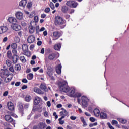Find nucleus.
<instances>
[{
    "mask_svg": "<svg viewBox=\"0 0 129 129\" xmlns=\"http://www.w3.org/2000/svg\"><path fill=\"white\" fill-rule=\"evenodd\" d=\"M59 89L63 92L68 93L70 97H74L75 93V89L73 88H70L67 85L66 81L59 82L58 83Z\"/></svg>",
    "mask_w": 129,
    "mask_h": 129,
    "instance_id": "obj_1",
    "label": "nucleus"
},
{
    "mask_svg": "<svg viewBox=\"0 0 129 129\" xmlns=\"http://www.w3.org/2000/svg\"><path fill=\"white\" fill-rule=\"evenodd\" d=\"M66 5L70 8H73L74 9H75L77 8V6H78V3L74 1L69 0L67 1Z\"/></svg>",
    "mask_w": 129,
    "mask_h": 129,
    "instance_id": "obj_2",
    "label": "nucleus"
},
{
    "mask_svg": "<svg viewBox=\"0 0 129 129\" xmlns=\"http://www.w3.org/2000/svg\"><path fill=\"white\" fill-rule=\"evenodd\" d=\"M56 25H63L65 24V20L59 16H56L55 18Z\"/></svg>",
    "mask_w": 129,
    "mask_h": 129,
    "instance_id": "obj_3",
    "label": "nucleus"
},
{
    "mask_svg": "<svg viewBox=\"0 0 129 129\" xmlns=\"http://www.w3.org/2000/svg\"><path fill=\"white\" fill-rule=\"evenodd\" d=\"M4 118L6 121H7L8 122H10L11 124H13L15 127V124H16V123H15L16 122L15 121V120H14L10 115H5L4 116Z\"/></svg>",
    "mask_w": 129,
    "mask_h": 129,
    "instance_id": "obj_4",
    "label": "nucleus"
},
{
    "mask_svg": "<svg viewBox=\"0 0 129 129\" xmlns=\"http://www.w3.org/2000/svg\"><path fill=\"white\" fill-rule=\"evenodd\" d=\"M10 75V72L9 70L5 69V70H1V72L0 73V76L2 78H5L6 77H8Z\"/></svg>",
    "mask_w": 129,
    "mask_h": 129,
    "instance_id": "obj_5",
    "label": "nucleus"
},
{
    "mask_svg": "<svg viewBox=\"0 0 129 129\" xmlns=\"http://www.w3.org/2000/svg\"><path fill=\"white\" fill-rule=\"evenodd\" d=\"M82 106L83 107H87V103L88 102V98L84 96L81 97Z\"/></svg>",
    "mask_w": 129,
    "mask_h": 129,
    "instance_id": "obj_6",
    "label": "nucleus"
},
{
    "mask_svg": "<svg viewBox=\"0 0 129 129\" xmlns=\"http://www.w3.org/2000/svg\"><path fill=\"white\" fill-rule=\"evenodd\" d=\"M59 37H61V33L59 31H54L52 33V39L53 41H56L58 40Z\"/></svg>",
    "mask_w": 129,
    "mask_h": 129,
    "instance_id": "obj_7",
    "label": "nucleus"
},
{
    "mask_svg": "<svg viewBox=\"0 0 129 129\" xmlns=\"http://www.w3.org/2000/svg\"><path fill=\"white\" fill-rule=\"evenodd\" d=\"M8 21L10 24H12V25H17V24H18V20H17V19L14 17H9Z\"/></svg>",
    "mask_w": 129,
    "mask_h": 129,
    "instance_id": "obj_8",
    "label": "nucleus"
},
{
    "mask_svg": "<svg viewBox=\"0 0 129 129\" xmlns=\"http://www.w3.org/2000/svg\"><path fill=\"white\" fill-rule=\"evenodd\" d=\"M8 28L7 26H0V35L2 34H5L8 31Z\"/></svg>",
    "mask_w": 129,
    "mask_h": 129,
    "instance_id": "obj_9",
    "label": "nucleus"
},
{
    "mask_svg": "<svg viewBox=\"0 0 129 129\" xmlns=\"http://www.w3.org/2000/svg\"><path fill=\"white\" fill-rule=\"evenodd\" d=\"M15 16L18 20H23V13L20 11H18L15 13Z\"/></svg>",
    "mask_w": 129,
    "mask_h": 129,
    "instance_id": "obj_10",
    "label": "nucleus"
},
{
    "mask_svg": "<svg viewBox=\"0 0 129 129\" xmlns=\"http://www.w3.org/2000/svg\"><path fill=\"white\" fill-rule=\"evenodd\" d=\"M35 36L33 35L29 36L27 38V42L29 44H32L35 42Z\"/></svg>",
    "mask_w": 129,
    "mask_h": 129,
    "instance_id": "obj_11",
    "label": "nucleus"
},
{
    "mask_svg": "<svg viewBox=\"0 0 129 129\" xmlns=\"http://www.w3.org/2000/svg\"><path fill=\"white\" fill-rule=\"evenodd\" d=\"M7 106L9 110H11V111H13V110L15 109V106H14V103H12V102H9L7 103Z\"/></svg>",
    "mask_w": 129,
    "mask_h": 129,
    "instance_id": "obj_12",
    "label": "nucleus"
},
{
    "mask_svg": "<svg viewBox=\"0 0 129 129\" xmlns=\"http://www.w3.org/2000/svg\"><path fill=\"white\" fill-rule=\"evenodd\" d=\"M11 27L13 30L14 31H20V30L22 29V27L20 26V25L13 24V25H12Z\"/></svg>",
    "mask_w": 129,
    "mask_h": 129,
    "instance_id": "obj_13",
    "label": "nucleus"
},
{
    "mask_svg": "<svg viewBox=\"0 0 129 129\" xmlns=\"http://www.w3.org/2000/svg\"><path fill=\"white\" fill-rule=\"evenodd\" d=\"M62 111L60 112V115L61 116V118H65V116H67V114H68V113L67 112V111L66 110L62 108Z\"/></svg>",
    "mask_w": 129,
    "mask_h": 129,
    "instance_id": "obj_14",
    "label": "nucleus"
},
{
    "mask_svg": "<svg viewBox=\"0 0 129 129\" xmlns=\"http://www.w3.org/2000/svg\"><path fill=\"white\" fill-rule=\"evenodd\" d=\"M38 127L39 129H44L47 127V124L45 122H40L38 125Z\"/></svg>",
    "mask_w": 129,
    "mask_h": 129,
    "instance_id": "obj_15",
    "label": "nucleus"
},
{
    "mask_svg": "<svg viewBox=\"0 0 129 129\" xmlns=\"http://www.w3.org/2000/svg\"><path fill=\"white\" fill-rule=\"evenodd\" d=\"M33 91L36 92V93H38V94H44V92L42 91L41 89H39L38 87H35L33 89Z\"/></svg>",
    "mask_w": 129,
    "mask_h": 129,
    "instance_id": "obj_16",
    "label": "nucleus"
},
{
    "mask_svg": "<svg viewBox=\"0 0 129 129\" xmlns=\"http://www.w3.org/2000/svg\"><path fill=\"white\" fill-rule=\"evenodd\" d=\"M41 100H42V99H41V98H40L39 97H36L35 99L34 100V104L35 105H38V104H39V103H40V102H41Z\"/></svg>",
    "mask_w": 129,
    "mask_h": 129,
    "instance_id": "obj_17",
    "label": "nucleus"
},
{
    "mask_svg": "<svg viewBox=\"0 0 129 129\" xmlns=\"http://www.w3.org/2000/svg\"><path fill=\"white\" fill-rule=\"evenodd\" d=\"M61 69H62V66L61 64H58L56 68V71L57 74H61Z\"/></svg>",
    "mask_w": 129,
    "mask_h": 129,
    "instance_id": "obj_18",
    "label": "nucleus"
},
{
    "mask_svg": "<svg viewBox=\"0 0 129 129\" xmlns=\"http://www.w3.org/2000/svg\"><path fill=\"white\" fill-rule=\"evenodd\" d=\"M27 2L28 1L27 0H22L19 2L20 7H25L26 5H27Z\"/></svg>",
    "mask_w": 129,
    "mask_h": 129,
    "instance_id": "obj_19",
    "label": "nucleus"
},
{
    "mask_svg": "<svg viewBox=\"0 0 129 129\" xmlns=\"http://www.w3.org/2000/svg\"><path fill=\"white\" fill-rule=\"evenodd\" d=\"M18 60H19V56L18 55H13V57H12L13 64H16V63L18 62Z\"/></svg>",
    "mask_w": 129,
    "mask_h": 129,
    "instance_id": "obj_20",
    "label": "nucleus"
},
{
    "mask_svg": "<svg viewBox=\"0 0 129 129\" xmlns=\"http://www.w3.org/2000/svg\"><path fill=\"white\" fill-rule=\"evenodd\" d=\"M94 114L97 117H98L99 116V115L100 114V111L98 109H95L94 110Z\"/></svg>",
    "mask_w": 129,
    "mask_h": 129,
    "instance_id": "obj_21",
    "label": "nucleus"
},
{
    "mask_svg": "<svg viewBox=\"0 0 129 129\" xmlns=\"http://www.w3.org/2000/svg\"><path fill=\"white\" fill-rule=\"evenodd\" d=\"M56 58V54L55 53H51L48 55V59L50 61H52V60H54Z\"/></svg>",
    "mask_w": 129,
    "mask_h": 129,
    "instance_id": "obj_22",
    "label": "nucleus"
},
{
    "mask_svg": "<svg viewBox=\"0 0 129 129\" xmlns=\"http://www.w3.org/2000/svg\"><path fill=\"white\" fill-rule=\"evenodd\" d=\"M40 88H41L42 90H44V91H47V90H48V89L46 86V84H41L40 86Z\"/></svg>",
    "mask_w": 129,
    "mask_h": 129,
    "instance_id": "obj_23",
    "label": "nucleus"
},
{
    "mask_svg": "<svg viewBox=\"0 0 129 129\" xmlns=\"http://www.w3.org/2000/svg\"><path fill=\"white\" fill-rule=\"evenodd\" d=\"M54 50H55L56 51H59V50H60V49H61V44L58 43V44H55V45H54Z\"/></svg>",
    "mask_w": 129,
    "mask_h": 129,
    "instance_id": "obj_24",
    "label": "nucleus"
},
{
    "mask_svg": "<svg viewBox=\"0 0 129 129\" xmlns=\"http://www.w3.org/2000/svg\"><path fill=\"white\" fill-rule=\"evenodd\" d=\"M100 116L101 118H102L103 119H105L107 117V115H106V113L101 112L100 114Z\"/></svg>",
    "mask_w": 129,
    "mask_h": 129,
    "instance_id": "obj_25",
    "label": "nucleus"
},
{
    "mask_svg": "<svg viewBox=\"0 0 129 129\" xmlns=\"http://www.w3.org/2000/svg\"><path fill=\"white\" fill-rule=\"evenodd\" d=\"M22 50L23 51V52H27V51H28V50L29 49L28 47V45H26V44H23L22 46Z\"/></svg>",
    "mask_w": 129,
    "mask_h": 129,
    "instance_id": "obj_26",
    "label": "nucleus"
},
{
    "mask_svg": "<svg viewBox=\"0 0 129 129\" xmlns=\"http://www.w3.org/2000/svg\"><path fill=\"white\" fill-rule=\"evenodd\" d=\"M61 11L62 13H67L68 12V7L64 6L62 7Z\"/></svg>",
    "mask_w": 129,
    "mask_h": 129,
    "instance_id": "obj_27",
    "label": "nucleus"
},
{
    "mask_svg": "<svg viewBox=\"0 0 129 129\" xmlns=\"http://www.w3.org/2000/svg\"><path fill=\"white\" fill-rule=\"evenodd\" d=\"M29 30L30 34H33V33H34V27L32 25L29 26Z\"/></svg>",
    "mask_w": 129,
    "mask_h": 129,
    "instance_id": "obj_28",
    "label": "nucleus"
},
{
    "mask_svg": "<svg viewBox=\"0 0 129 129\" xmlns=\"http://www.w3.org/2000/svg\"><path fill=\"white\" fill-rule=\"evenodd\" d=\"M117 120H118L119 122H121V123H123V124L126 123V120L124 119L118 118Z\"/></svg>",
    "mask_w": 129,
    "mask_h": 129,
    "instance_id": "obj_29",
    "label": "nucleus"
},
{
    "mask_svg": "<svg viewBox=\"0 0 129 129\" xmlns=\"http://www.w3.org/2000/svg\"><path fill=\"white\" fill-rule=\"evenodd\" d=\"M21 65H20L19 64H16L15 66V70H16L17 71H20V70H21Z\"/></svg>",
    "mask_w": 129,
    "mask_h": 129,
    "instance_id": "obj_30",
    "label": "nucleus"
},
{
    "mask_svg": "<svg viewBox=\"0 0 129 129\" xmlns=\"http://www.w3.org/2000/svg\"><path fill=\"white\" fill-rule=\"evenodd\" d=\"M33 78L34 75H33V74L32 73H30L27 75V79H28L29 80H32V79H33Z\"/></svg>",
    "mask_w": 129,
    "mask_h": 129,
    "instance_id": "obj_31",
    "label": "nucleus"
},
{
    "mask_svg": "<svg viewBox=\"0 0 129 129\" xmlns=\"http://www.w3.org/2000/svg\"><path fill=\"white\" fill-rule=\"evenodd\" d=\"M25 101H27V102H30L31 101V99H32V97L30 95H27L25 97Z\"/></svg>",
    "mask_w": 129,
    "mask_h": 129,
    "instance_id": "obj_32",
    "label": "nucleus"
},
{
    "mask_svg": "<svg viewBox=\"0 0 129 129\" xmlns=\"http://www.w3.org/2000/svg\"><path fill=\"white\" fill-rule=\"evenodd\" d=\"M12 78H13V77H11L10 78L6 77L4 80V82H5L6 83H8V82H10V81L12 80Z\"/></svg>",
    "mask_w": 129,
    "mask_h": 129,
    "instance_id": "obj_33",
    "label": "nucleus"
},
{
    "mask_svg": "<svg viewBox=\"0 0 129 129\" xmlns=\"http://www.w3.org/2000/svg\"><path fill=\"white\" fill-rule=\"evenodd\" d=\"M6 65L8 67H11V66H12V61H11L10 60L7 59L6 61Z\"/></svg>",
    "mask_w": 129,
    "mask_h": 129,
    "instance_id": "obj_34",
    "label": "nucleus"
},
{
    "mask_svg": "<svg viewBox=\"0 0 129 129\" xmlns=\"http://www.w3.org/2000/svg\"><path fill=\"white\" fill-rule=\"evenodd\" d=\"M7 56L9 59H12V52L8 51L7 53Z\"/></svg>",
    "mask_w": 129,
    "mask_h": 129,
    "instance_id": "obj_35",
    "label": "nucleus"
},
{
    "mask_svg": "<svg viewBox=\"0 0 129 129\" xmlns=\"http://www.w3.org/2000/svg\"><path fill=\"white\" fill-rule=\"evenodd\" d=\"M24 55H25V56H27V57H30L31 56V52H29L28 51H24L23 52Z\"/></svg>",
    "mask_w": 129,
    "mask_h": 129,
    "instance_id": "obj_36",
    "label": "nucleus"
},
{
    "mask_svg": "<svg viewBox=\"0 0 129 129\" xmlns=\"http://www.w3.org/2000/svg\"><path fill=\"white\" fill-rule=\"evenodd\" d=\"M20 59L22 62V63H26V58H25V56H20Z\"/></svg>",
    "mask_w": 129,
    "mask_h": 129,
    "instance_id": "obj_37",
    "label": "nucleus"
},
{
    "mask_svg": "<svg viewBox=\"0 0 129 129\" xmlns=\"http://www.w3.org/2000/svg\"><path fill=\"white\" fill-rule=\"evenodd\" d=\"M18 47V45L15 43L11 44V48L13 49H16Z\"/></svg>",
    "mask_w": 129,
    "mask_h": 129,
    "instance_id": "obj_38",
    "label": "nucleus"
},
{
    "mask_svg": "<svg viewBox=\"0 0 129 129\" xmlns=\"http://www.w3.org/2000/svg\"><path fill=\"white\" fill-rule=\"evenodd\" d=\"M63 119V118H62V117H61L59 119V122L60 124H61V125L64 124V123H65V121L62 120Z\"/></svg>",
    "mask_w": 129,
    "mask_h": 129,
    "instance_id": "obj_39",
    "label": "nucleus"
},
{
    "mask_svg": "<svg viewBox=\"0 0 129 129\" xmlns=\"http://www.w3.org/2000/svg\"><path fill=\"white\" fill-rule=\"evenodd\" d=\"M81 96V94L79 93H76L74 95L73 97H78L79 98Z\"/></svg>",
    "mask_w": 129,
    "mask_h": 129,
    "instance_id": "obj_40",
    "label": "nucleus"
},
{
    "mask_svg": "<svg viewBox=\"0 0 129 129\" xmlns=\"http://www.w3.org/2000/svg\"><path fill=\"white\" fill-rule=\"evenodd\" d=\"M49 6L52 10H54V9H55V5L52 2L50 3Z\"/></svg>",
    "mask_w": 129,
    "mask_h": 129,
    "instance_id": "obj_41",
    "label": "nucleus"
},
{
    "mask_svg": "<svg viewBox=\"0 0 129 129\" xmlns=\"http://www.w3.org/2000/svg\"><path fill=\"white\" fill-rule=\"evenodd\" d=\"M10 116H13V117H17V115H16L14 112H11L9 113Z\"/></svg>",
    "mask_w": 129,
    "mask_h": 129,
    "instance_id": "obj_42",
    "label": "nucleus"
},
{
    "mask_svg": "<svg viewBox=\"0 0 129 129\" xmlns=\"http://www.w3.org/2000/svg\"><path fill=\"white\" fill-rule=\"evenodd\" d=\"M18 108L20 110V111H22L23 110V104H19L18 105Z\"/></svg>",
    "mask_w": 129,
    "mask_h": 129,
    "instance_id": "obj_43",
    "label": "nucleus"
},
{
    "mask_svg": "<svg viewBox=\"0 0 129 129\" xmlns=\"http://www.w3.org/2000/svg\"><path fill=\"white\" fill-rule=\"evenodd\" d=\"M39 32H40V27L39 26H37L36 27V34H39Z\"/></svg>",
    "mask_w": 129,
    "mask_h": 129,
    "instance_id": "obj_44",
    "label": "nucleus"
},
{
    "mask_svg": "<svg viewBox=\"0 0 129 129\" xmlns=\"http://www.w3.org/2000/svg\"><path fill=\"white\" fill-rule=\"evenodd\" d=\"M97 125V122H95L94 123H91L89 124L90 127H93V126H96Z\"/></svg>",
    "mask_w": 129,
    "mask_h": 129,
    "instance_id": "obj_45",
    "label": "nucleus"
},
{
    "mask_svg": "<svg viewBox=\"0 0 129 129\" xmlns=\"http://www.w3.org/2000/svg\"><path fill=\"white\" fill-rule=\"evenodd\" d=\"M12 53L14 54V56H17V54H18V51H17L16 49H13Z\"/></svg>",
    "mask_w": 129,
    "mask_h": 129,
    "instance_id": "obj_46",
    "label": "nucleus"
},
{
    "mask_svg": "<svg viewBox=\"0 0 129 129\" xmlns=\"http://www.w3.org/2000/svg\"><path fill=\"white\" fill-rule=\"evenodd\" d=\"M9 71H11L12 73L15 72V70H14V66H11L9 69Z\"/></svg>",
    "mask_w": 129,
    "mask_h": 129,
    "instance_id": "obj_47",
    "label": "nucleus"
},
{
    "mask_svg": "<svg viewBox=\"0 0 129 129\" xmlns=\"http://www.w3.org/2000/svg\"><path fill=\"white\" fill-rule=\"evenodd\" d=\"M118 122H117V121L116 120H113L112 121V124L113 125H115L116 124H118Z\"/></svg>",
    "mask_w": 129,
    "mask_h": 129,
    "instance_id": "obj_48",
    "label": "nucleus"
},
{
    "mask_svg": "<svg viewBox=\"0 0 129 129\" xmlns=\"http://www.w3.org/2000/svg\"><path fill=\"white\" fill-rule=\"evenodd\" d=\"M39 69H40V67L32 68V70L34 72H36V71H38V70H39Z\"/></svg>",
    "mask_w": 129,
    "mask_h": 129,
    "instance_id": "obj_49",
    "label": "nucleus"
},
{
    "mask_svg": "<svg viewBox=\"0 0 129 129\" xmlns=\"http://www.w3.org/2000/svg\"><path fill=\"white\" fill-rule=\"evenodd\" d=\"M32 7V2H29L28 3L27 5V8L28 9H30V8Z\"/></svg>",
    "mask_w": 129,
    "mask_h": 129,
    "instance_id": "obj_50",
    "label": "nucleus"
},
{
    "mask_svg": "<svg viewBox=\"0 0 129 129\" xmlns=\"http://www.w3.org/2000/svg\"><path fill=\"white\" fill-rule=\"evenodd\" d=\"M76 118H77V117L76 116H71L70 117V119L71 120H76Z\"/></svg>",
    "mask_w": 129,
    "mask_h": 129,
    "instance_id": "obj_51",
    "label": "nucleus"
},
{
    "mask_svg": "<svg viewBox=\"0 0 129 129\" xmlns=\"http://www.w3.org/2000/svg\"><path fill=\"white\" fill-rule=\"evenodd\" d=\"M89 119L91 122H94V121L96 120L95 118H94L93 117H90Z\"/></svg>",
    "mask_w": 129,
    "mask_h": 129,
    "instance_id": "obj_52",
    "label": "nucleus"
},
{
    "mask_svg": "<svg viewBox=\"0 0 129 129\" xmlns=\"http://www.w3.org/2000/svg\"><path fill=\"white\" fill-rule=\"evenodd\" d=\"M107 124L108 126H109L110 129H114V127H113L112 125H111V124H110V123H108Z\"/></svg>",
    "mask_w": 129,
    "mask_h": 129,
    "instance_id": "obj_53",
    "label": "nucleus"
},
{
    "mask_svg": "<svg viewBox=\"0 0 129 129\" xmlns=\"http://www.w3.org/2000/svg\"><path fill=\"white\" fill-rule=\"evenodd\" d=\"M22 82L23 83H28V80L27 79L25 78L22 80Z\"/></svg>",
    "mask_w": 129,
    "mask_h": 129,
    "instance_id": "obj_54",
    "label": "nucleus"
},
{
    "mask_svg": "<svg viewBox=\"0 0 129 129\" xmlns=\"http://www.w3.org/2000/svg\"><path fill=\"white\" fill-rule=\"evenodd\" d=\"M44 115L45 117H48V116H49V113H48V112L47 111H45L44 113Z\"/></svg>",
    "mask_w": 129,
    "mask_h": 129,
    "instance_id": "obj_55",
    "label": "nucleus"
},
{
    "mask_svg": "<svg viewBox=\"0 0 129 129\" xmlns=\"http://www.w3.org/2000/svg\"><path fill=\"white\" fill-rule=\"evenodd\" d=\"M7 41H8V37H5L3 39V43H6V42H7Z\"/></svg>",
    "mask_w": 129,
    "mask_h": 129,
    "instance_id": "obj_56",
    "label": "nucleus"
},
{
    "mask_svg": "<svg viewBox=\"0 0 129 129\" xmlns=\"http://www.w3.org/2000/svg\"><path fill=\"white\" fill-rule=\"evenodd\" d=\"M34 20L35 21V22H38V21H39V17H38V16H35L34 17Z\"/></svg>",
    "mask_w": 129,
    "mask_h": 129,
    "instance_id": "obj_57",
    "label": "nucleus"
},
{
    "mask_svg": "<svg viewBox=\"0 0 129 129\" xmlns=\"http://www.w3.org/2000/svg\"><path fill=\"white\" fill-rule=\"evenodd\" d=\"M46 104L48 107H51V102H50V101H47Z\"/></svg>",
    "mask_w": 129,
    "mask_h": 129,
    "instance_id": "obj_58",
    "label": "nucleus"
},
{
    "mask_svg": "<svg viewBox=\"0 0 129 129\" xmlns=\"http://www.w3.org/2000/svg\"><path fill=\"white\" fill-rule=\"evenodd\" d=\"M15 41L16 43H19L20 42V38L19 37H16L15 39Z\"/></svg>",
    "mask_w": 129,
    "mask_h": 129,
    "instance_id": "obj_59",
    "label": "nucleus"
},
{
    "mask_svg": "<svg viewBox=\"0 0 129 129\" xmlns=\"http://www.w3.org/2000/svg\"><path fill=\"white\" fill-rule=\"evenodd\" d=\"M45 13H49L50 12V8H46L45 9Z\"/></svg>",
    "mask_w": 129,
    "mask_h": 129,
    "instance_id": "obj_60",
    "label": "nucleus"
},
{
    "mask_svg": "<svg viewBox=\"0 0 129 129\" xmlns=\"http://www.w3.org/2000/svg\"><path fill=\"white\" fill-rule=\"evenodd\" d=\"M8 94H9V92L8 91H5L3 93V96H8Z\"/></svg>",
    "mask_w": 129,
    "mask_h": 129,
    "instance_id": "obj_61",
    "label": "nucleus"
},
{
    "mask_svg": "<svg viewBox=\"0 0 129 129\" xmlns=\"http://www.w3.org/2000/svg\"><path fill=\"white\" fill-rule=\"evenodd\" d=\"M53 115V116L55 117V119H57V118H58V115H57V113L54 112Z\"/></svg>",
    "mask_w": 129,
    "mask_h": 129,
    "instance_id": "obj_62",
    "label": "nucleus"
},
{
    "mask_svg": "<svg viewBox=\"0 0 129 129\" xmlns=\"http://www.w3.org/2000/svg\"><path fill=\"white\" fill-rule=\"evenodd\" d=\"M83 127H85L86 126H87V123H86V121L83 122Z\"/></svg>",
    "mask_w": 129,
    "mask_h": 129,
    "instance_id": "obj_63",
    "label": "nucleus"
},
{
    "mask_svg": "<svg viewBox=\"0 0 129 129\" xmlns=\"http://www.w3.org/2000/svg\"><path fill=\"white\" fill-rule=\"evenodd\" d=\"M75 11V10L74 9H71L69 12V14H73V13H74Z\"/></svg>",
    "mask_w": 129,
    "mask_h": 129,
    "instance_id": "obj_64",
    "label": "nucleus"
}]
</instances>
